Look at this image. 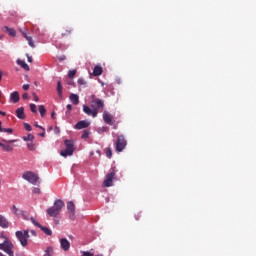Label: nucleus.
I'll list each match as a JSON object with an SVG mask.
<instances>
[{
  "instance_id": "1",
  "label": "nucleus",
  "mask_w": 256,
  "mask_h": 256,
  "mask_svg": "<svg viewBox=\"0 0 256 256\" xmlns=\"http://www.w3.org/2000/svg\"><path fill=\"white\" fill-rule=\"evenodd\" d=\"M64 206L65 202L61 199H57L55 200L53 206L48 208L46 212L50 217H57L60 214L61 210L64 208Z\"/></svg>"
},
{
  "instance_id": "2",
  "label": "nucleus",
  "mask_w": 256,
  "mask_h": 256,
  "mask_svg": "<svg viewBox=\"0 0 256 256\" xmlns=\"http://www.w3.org/2000/svg\"><path fill=\"white\" fill-rule=\"evenodd\" d=\"M15 235L20 245H22L23 247H28V239H30L29 230H24V232L16 231Z\"/></svg>"
},
{
  "instance_id": "3",
  "label": "nucleus",
  "mask_w": 256,
  "mask_h": 256,
  "mask_svg": "<svg viewBox=\"0 0 256 256\" xmlns=\"http://www.w3.org/2000/svg\"><path fill=\"white\" fill-rule=\"evenodd\" d=\"M90 107L94 108L97 111V114H99V111H102L103 108H105V102L103 100L95 97V95H92Z\"/></svg>"
},
{
  "instance_id": "4",
  "label": "nucleus",
  "mask_w": 256,
  "mask_h": 256,
  "mask_svg": "<svg viewBox=\"0 0 256 256\" xmlns=\"http://www.w3.org/2000/svg\"><path fill=\"white\" fill-rule=\"evenodd\" d=\"M22 178L33 185H37L40 182V177L32 171L24 172Z\"/></svg>"
},
{
  "instance_id": "5",
  "label": "nucleus",
  "mask_w": 256,
  "mask_h": 256,
  "mask_svg": "<svg viewBox=\"0 0 256 256\" xmlns=\"http://www.w3.org/2000/svg\"><path fill=\"white\" fill-rule=\"evenodd\" d=\"M66 149L60 152V155L63 157L72 156L75 152L74 142L72 140H65Z\"/></svg>"
},
{
  "instance_id": "6",
  "label": "nucleus",
  "mask_w": 256,
  "mask_h": 256,
  "mask_svg": "<svg viewBox=\"0 0 256 256\" xmlns=\"http://www.w3.org/2000/svg\"><path fill=\"white\" fill-rule=\"evenodd\" d=\"M12 249H14V245L8 239H6L3 243L0 244V250L4 251V253H7V255L9 256H14V251Z\"/></svg>"
},
{
  "instance_id": "7",
  "label": "nucleus",
  "mask_w": 256,
  "mask_h": 256,
  "mask_svg": "<svg viewBox=\"0 0 256 256\" xmlns=\"http://www.w3.org/2000/svg\"><path fill=\"white\" fill-rule=\"evenodd\" d=\"M17 140H6L2 139L0 141V147L2 148L3 151L5 152H12L14 150V146L11 145V143L16 142Z\"/></svg>"
},
{
  "instance_id": "8",
  "label": "nucleus",
  "mask_w": 256,
  "mask_h": 256,
  "mask_svg": "<svg viewBox=\"0 0 256 256\" xmlns=\"http://www.w3.org/2000/svg\"><path fill=\"white\" fill-rule=\"evenodd\" d=\"M126 147H127V140H125V136L123 135L118 136L116 141V151L122 152L125 150Z\"/></svg>"
},
{
  "instance_id": "9",
  "label": "nucleus",
  "mask_w": 256,
  "mask_h": 256,
  "mask_svg": "<svg viewBox=\"0 0 256 256\" xmlns=\"http://www.w3.org/2000/svg\"><path fill=\"white\" fill-rule=\"evenodd\" d=\"M116 173L117 171L115 170V168H113L112 171L106 175V179L103 183L105 187L113 186V178H115Z\"/></svg>"
},
{
  "instance_id": "10",
  "label": "nucleus",
  "mask_w": 256,
  "mask_h": 256,
  "mask_svg": "<svg viewBox=\"0 0 256 256\" xmlns=\"http://www.w3.org/2000/svg\"><path fill=\"white\" fill-rule=\"evenodd\" d=\"M30 220L35 226L39 227L46 235H48L49 237L52 236L53 231L50 228L44 227L33 217H31Z\"/></svg>"
},
{
  "instance_id": "11",
  "label": "nucleus",
  "mask_w": 256,
  "mask_h": 256,
  "mask_svg": "<svg viewBox=\"0 0 256 256\" xmlns=\"http://www.w3.org/2000/svg\"><path fill=\"white\" fill-rule=\"evenodd\" d=\"M83 112L88 116H92L93 118L97 117V110L94 108H90L87 105H83Z\"/></svg>"
},
{
  "instance_id": "12",
  "label": "nucleus",
  "mask_w": 256,
  "mask_h": 256,
  "mask_svg": "<svg viewBox=\"0 0 256 256\" xmlns=\"http://www.w3.org/2000/svg\"><path fill=\"white\" fill-rule=\"evenodd\" d=\"M67 210L70 213V218L74 219L75 218L76 205L73 201H69L67 203Z\"/></svg>"
},
{
  "instance_id": "13",
  "label": "nucleus",
  "mask_w": 256,
  "mask_h": 256,
  "mask_svg": "<svg viewBox=\"0 0 256 256\" xmlns=\"http://www.w3.org/2000/svg\"><path fill=\"white\" fill-rule=\"evenodd\" d=\"M60 245H61V249L63 251H70V249H71V243L66 238H62L60 240Z\"/></svg>"
},
{
  "instance_id": "14",
  "label": "nucleus",
  "mask_w": 256,
  "mask_h": 256,
  "mask_svg": "<svg viewBox=\"0 0 256 256\" xmlns=\"http://www.w3.org/2000/svg\"><path fill=\"white\" fill-rule=\"evenodd\" d=\"M73 31H74V29L72 27H66L62 30L61 37L68 38L72 35Z\"/></svg>"
},
{
  "instance_id": "15",
  "label": "nucleus",
  "mask_w": 256,
  "mask_h": 256,
  "mask_svg": "<svg viewBox=\"0 0 256 256\" xmlns=\"http://www.w3.org/2000/svg\"><path fill=\"white\" fill-rule=\"evenodd\" d=\"M103 120L106 124L113 125V116L106 111L103 113Z\"/></svg>"
},
{
  "instance_id": "16",
  "label": "nucleus",
  "mask_w": 256,
  "mask_h": 256,
  "mask_svg": "<svg viewBox=\"0 0 256 256\" xmlns=\"http://www.w3.org/2000/svg\"><path fill=\"white\" fill-rule=\"evenodd\" d=\"M89 126H90V122L83 120L78 122L75 125V129L82 130V129L88 128Z\"/></svg>"
},
{
  "instance_id": "17",
  "label": "nucleus",
  "mask_w": 256,
  "mask_h": 256,
  "mask_svg": "<svg viewBox=\"0 0 256 256\" xmlns=\"http://www.w3.org/2000/svg\"><path fill=\"white\" fill-rule=\"evenodd\" d=\"M15 114H16L17 118H19V119H22V120L26 119L24 107L18 108L16 110Z\"/></svg>"
},
{
  "instance_id": "18",
  "label": "nucleus",
  "mask_w": 256,
  "mask_h": 256,
  "mask_svg": "<svg viewBox=\"0 0 256 256\" xmlns=\"http://www.w3.org/2000/svg\"><path fill=\"white\" fill-rule=\"evenodd\" d=\"M10 101L12 103H18L20 101V94L19 92L15 91L10 94Z\"/></svg>"
},
{
  "instance_id": "19",
  "label": "nucleus",
  "mask_w": 256,
  "mask_h": 256,
  "mask_svg": "<svg viewBox=\"0 0 256 256\" xmlns=\"http://www.w3.org/2000/svg\"><path fill=\"white\" fill-rule=\"evenodd\" d=\"M22 35L26 39V41L28 42V45L31 48H35L36 47L35 42H34V40H33V38L31 36H28L27 33H23Z\"/></svg>"
},
{
  "instance_id": "20",
  "label": "nucleus",
  "mask_w": 256,
  "mask_h": 256,
  "mask_svg": "<svg viewBox=\"0 0 256 256\" xmlns=\"http://www.w3.org/2000/svg\"><path fill=\"white\" fill-rule=\"evenodd\" d=\"M0 227H2V228H8L9 227V221L3 215H0Z\"/></svg>"
},
{
  "instance_id": "21",
  "label": "nucleus",
  "mask_w": 256,
  "mask_h": 256,
  "mask_svg": "<svg viewBox=\"0 0 256 256\" xmlns=\"http://www.w3.org/2000/svg\"><path fill=\"white\" fill-rule=\"evenodd\" d=\"M70 101L72 102V104L78 105L80 103V97L77 94H71Z\"/></svg>"
},
{
  "instance_id": "22",
  "label": "nucleus",
  "mask_w": 256,
  "mask_h": 256,
  "mask_svg": "<svg viewBox=\"0 0 256 256\" xmlns=\"http://www.w3.org/2000/svg\"><path fill=\"white\" fill-rule=\"evenodd\" d=\"M17 64L21 66L24 70L30 71V66L25 61L18 59Z\"/></svg>"
},
{
  "instance_id": "23",
  "label": "nucleus",
  "mask_w": 256,
  "mask_h": 256,
  "mask_svg": "<svg viewBox=\"0 0 256 256\" xmlns=\"http://www.w3.org/2000/svg\"><path fill=\"white\" fill-rule=\"evenodd\" d=\"M57 93L60 98L63 97V85L61 81L57 82Z\"/></svg>"
},
{
  "instance_id": "24",
  "label": "nucleus",
  "mask_w": 256,
  "mask_h": 256,
  "mask_svg": "<svg viewBox=\"0 0 256 256\" xmlns=\"http://www.w3.org/2000/svg\"><path fill=\"white\" fill-rule=\"evenodd\" d=\"M101 74H103V68L101 66L94 67L93 75L100 76Z\"/></svg>"
},
{
  "instance_id": "25",
  "label": "nucleus",
  "mask_w": 256,
  "mask_h": 256,
  "mask_svg": "<svg viewBox=\"0 0 256 256\" xmlns=\"http://www.w3.org/2000/svg\"><path fill=\"white\" fill-rule=\"evenodd\" d=\"M4 31L7 32L12 37L16 36V30L9 28L8 26L4 27Z\"/></svg>"
},
{
  "instance_id": "26",
  "label": "nucleus",
  "mask_w": 256,
  "mask_h": 256,
  "mask_svg": "<svg viewBox=\"0 0 256 256\" xmlns=\"http://www.w3.org/2000/svg\"><path fill=\"white\" fill-rule=\"evenodd\" d=\"M54 255V248L53 247H47L45 250V256H53Z\"/></svg>"
},
{
  "instance_id": "27",
  "label": "nucleus",
  "mask_w": 256,
  "mask_h": 256,
  "mask_svg": "<svg viewBox=\"0 0 256 256\" xmlns=\"http://www.w3.org/2000/svg\"><path fill=\"white\" fill-rule=\"evenodd\" d=\"M39 113H40L41 117H45L47 110L44 105L39 106Z\"/></svg>"
},
{
  "instance_id": "28",
  "label": "nucleus",
  "mask_w": 256,
  "mask_h": 256,
  "mask_svg": "<svg viewBox=\"0 0 256 256\" xmlns=\"http://www.w3.org/2000/svg\"><path fill=\"white\" fill-rule=\"evenodd\" d=\"M23 141H33L35 136L33 134H28L27 136L22 137Z\"/></svg>"
},
{
  "instance_id": "29",
  "label": "nucleus",
  "mask_w": 256,
  "mask_h": 256,
  "mask_svg": "<svg viewBox=\"0 0 256 256\" xmlns=\"http://www.w3.org/2000/svg\"><path fill=\"white\" fill-rule=\"evenodd\" d=\"M76 74H77V70H70L69 73H68V77L70 79H74Z\"/></svg>"
},
{
  "instance_id": "30",
  "label": "nucleus",
  "mask_w": 256,
  "mask_h": 256,
  "mask_svg": "<svg viewBox=\"0 0 256 256\" xmlns=\"http://www.w3.org/2000/svg\"><path fill=\"white\" fill-rule=\"evenodd\" d=\"M27 147H28V149H29L30 151H35V150H36V146H35V144H34L33 142L28 143V144H27Z\"/></svg>"
},
{
  "instance_id": "31",
  "label": "nucleus",
  "mask_w": 256,
  "mask_h": 256,
  "mask_svg": "<svg viewBox=\"0 0 256 256\" xmlns=\"http://www.w3.org/2000/svg\"><path fill=\"white\" fill-rule=\"evenodd\" d=\"M90 137V132L88 130H85L81 136L82 139H87Z\"/></svg>"
},
{
  "instance_id": "32",
  "label": "nucleus",
  "mask_w": 256,
  "mask_h": 256,
  "mask_svg": "<svg viewBox=\"0 0 256 256\" xmlns=\"http://www.w3.org/2000/svg\"><path fill=\"white\" fill-rule=\"evenodd\" d=\"M30 110L33 113H38L37 111V105L36 104H30Z\"/></svg>"
},
{
  "instance_id": "33",
  "label": "nucleus",
  "mask_w": 256,
  "mask_h": 256,
  "mask_svg": "<svg viewBox=\"0 0 256 256\" xmlns=\"http://www.w3.org/2000/svg\"><path fill=\"white\" fill-rule=\"evenodd\" d=\"M11 211L15 214V215H19V209L17 208V206L16 205H13L12 207H11Z\"/></svg>"
},
{
  "instance_id": "34",
  "label": "nucleus",
  "mask_w": 256,
  "mask_h": 256,
  "mask_svg": "<svg viewBox=\"0 0 256 256\" xmlns=\"http://www.w3.org/2000/svg\"><path fill=\"white\" fill-rule=\"evenodd\" d=\"M24 128L26 131L31 132L32 131V126L29 123H24Z\"/></svg>"
},
{
  "instance_id": "35",
  "label": "nucleus",
  "mask_w": 256,
  "mask_h": 256,
  "mask_svg": "<svg viewBox=\"0 0 256 256\" xmlns=\"http://www.w3.org/2000/svg\"><path fill=\"white\" fill-rule=\"evenodd\" d=\"M106 156L108 158H111L113 156V151H111V148H107L106 149Z\"/></svg>"
},
{
  "instance_id": "36",
  "label": "nucleus",
  "mask_w": 256,
  "mask_h": 256,
  "mask_svg": "<svg viewBox=\"0 0 256 256\" xmlns=\"http://www.w3.org/2000/svg\"><path fill=\"white\" fill-rule=\"evenodd\" d=\"M2 132L8 133V134H13L14 130L12 128H2Z\"/></svg>"
},
{
  "instance_id": "37",
  "label": "nucleus",
  "mask_w": 256,
  "mask_h": 256,
  "mask_svg": "<svg viewBox=\"0 0 256 256\" xmlns=\"http://www.w3.org/2000/svg\"><path fill=\"white\" fill-rule=\"evenodd\" d=\"M81 254H82V256H94L93 253L88 252V251H81Z\"/></svg>"
},
{
  "instance_id": "38",
  "label": "nucleus",
  "mask_w": 256,
  "mask_h": 256,
  "mask_svg": "<svg viewBox=\"0 0 256 256\" xmlns=\"http://www.w3.org/2000/svg\"><path fill=\"white\" fill-rule=\"evenodd\" d=\"M78 84H79V85H86V84H87V82H86V80H85V79L80 78V79H78Z\"/></svg>"
},
{
  "instance_id": "39",
  "label": "nucleus",
  "mask_w": 256,
  "mask_h": 256,
  "mask_svg": "<svg viewBox=\"0 0 256 256\" xmlns=\"http://www.w3.org/2000/svg\"><path fill=\"white\" fill-rule=\"evenodd\" d=\"M33 193H34V194H41L42 191H41L40 188H34V189H33Z\"/></svg>"
},
{
  "instance_id": "40",
  "label": "nucleus",
  "mask_w": 256,
  "mask_h": 256,
  "mask_svg": "<svg viewBox=\"0 0 256 256\" xmlns=\"http://www.w3.org/2000/svg\"><path fill=\"white\" fill-rule=\"evenodd\" d=\"M32 95H33V100H34L35 102H39V97L37 96V94H36V93H33Z\"/></svg>"
},
{
  "instance_id": "41",
  "label": "nucleus",
  "mask_w": 256,
  "mask_h": 256,
  "mask_svg": "<svg viewBox=\"0 0 256 256\" xmlns=\"http://www.w3.org/2000/svg\"><path fill=\"white\" fill-rule=\"evenodd\" d=\"M26 57H27V61L29 63H32L33 62V58L29 55V54H26Z\"/></svg>"
},
{
  "instance_id": "42",
  "label": "nucleus",
  "mask_w": 256,
  "mask_h": 256,
  "mask_svg": "<svg viewBox=\"0 0 256 256\" xmlns=\"http://www.w3.org/2000/svg\"><path fill=\"white\" fill-rule=\"evenodd\" d=\"M22 88H23V90L27 91V90L30 89V85L25 84V85L22 86Z\"/></svg>"
},
{
  "instance_id": "43",
  "label": "nucleus",
  "mask_w": 256,
  "mask_h": 256,
  "mask_svg": "<svg viewBox=\"0 0 256 256\" xmlns=\"http://www.w3.org/2000/svg\"><path fill=\"white\" fill-rule=\"evenodd\" d=\"M22 98H23L24 100L29 99V94H28V93H24V94L22 95Z\"/></svg>"
},
{
  "instance_id": "44",
  "label": "nucleus",
  "mask_w": 256,
  "mask_h": 256,
  "mask_svg": "<svg viewBox=\"0 0 256 256\" xmlns=\"http://www.w3.org/2000/svg\"><path fill=\"white\" fill-rule=\"evenodd\" d=\"M66 108H67V110L71 111V110L73 109V106H72L71 104H68V105L66 106Z\"/></svg>"
},
{
  "instance_id": "45",
  "label": "nucleus",
  "mask_w": 256,
  "mask_h": 256,
  "mask_svg": "<svg viewBox=\"0 0 256 256\" xmlns=\"http://www.w3.org/2000/svg\"><path fill=\"white\" fill-rule=\"evenodd\" d=\"M140 218H141V214H136V215H135V219H136L137 221H139Z\"/></svg>"
},
{
  "instance_id": "46",
  "label": "nucleus",
  "mask_w": 256,
  "mask_h": 256,
  "mask_svg": "<svg viewBox=\"0 0 256 256\" xmlns=\"http://www.w3.org/2000/svg\"><path fill=\"white\" fill-rule=\"evenodd\" d=\"M55 116H56V113H55V112H52V113H51V118L55 119Z\"/></svg>"
},
{
  "instance_id": "47",
  "label": "nucleus",
  "mask_w": 256,
  "mask_h": 256,
  "mask_svg": "<svg viewBox=\"0 0 256 256\" xmlns=\"http://www.w3.org/2000/svg\"><path fill=\"white\" fill-rule=\"evenodd\" d=\"M35 127H38L40 129H42L43 131H45V129L42 126H40V125L35 124Z\"/></svg>"
},
{
  "instance_id": "48",
  "label": "nucleus",
  "mask_w": 256,
  "mask_h": 256,
  "mask_svg": "<svg viewBox=\"0 0 256 256\" xmlns=\"http://www.w3.org/2000/svg\"><path fill=\"white\" fill-rule=\"evenodd\" d=\"M0 115H2V116H6V115H7V113H6V112H3V111H0Z\"/></svg>"
},
{
  "instance_id": "49",
  "label": "nucleus",
  "mask_w": 256,
  "mask_h": 256,
  "mask_svg": "<svg viewBox=\"0 0 256 256\" xmlns=\"http://www.w3.org/2000/svg\"><path fill=\"white\" fill-rule=\"evenodd\" d=\"M0 132H3L2 121H0Z\"/></svg>"
},
{
  "instance_id": "50",
  "label": "nucleus",
  "mask_w": 256,
  "mask_h": 256,
  "mask_svg": "<svg viewBox=\"0 0 256 256\" xmlns=\"http://www.w3.org/2000/svg\"><path fill=\"white\" fill-rule=\"evenodd\" d=\"M45 135H46V132H45V131H43V133H40V136H41V137H45Z\"/></svg>"
},
{
  "instance_id": "51",
  "label": "nucleus",
  "mask_w": 256,
  "mask_h": 256,
  "mask_svg": "<svg viewBox=\"0 0 256 256\" xmlns=\"http://www.w3.org/2000/svg\"><path fill=\"white\" fill-rule=\"evenodd\" d=\"M2 78H3V74L2 72H0V81H2Z\"/></svg>"
},
{
  "instance_id": "52",
  "label": "nucleus",
  "mask_w": 256,
  "mask_h": 256,
  "mask_svg": "<svg viewBox=\"0 0 256 256\" xmlns=\"http://www.w3.org/2000/svg\"><path fill=\"white\" fill-rule=\"evenodd\" d=\"M63 60H65V58H64V57L59 58V61H63Z\"/></svg>"
},
{
  "instance_id": "53",
  "label": "nucleus",
  "mask_w": 256,
  "mask_h": 256,
  "mask_svg": "<svg viewBox=\"0 0 256 256\" xmlns=\"http://www.w3.org/2000/svg\"><path fill=\"white\" fill-rule=\"evenodd\" d=\"M102 130H103V131H107V128L103 127Z\"/></svg>"
},
{
  "instance_id": "54",
  "label": "nucleus",
  "mask_w": 256,
  "mask_h": 256,
  "mask_svg": "<svg viewBox=\"0 0 256 256\" xmlns=\"http://www.w3.org/2000/svg\"><path fill=\"white\" fill-rule=\"evenodd\" d=\"M32 234L36 235V231H31Z\"/></svg>"
},
{
  "instance_id": "55",
  "label": "nucleus",
  "mask_w": 256,
  "mask_h": 256,
  "mask_svg": "<svg viewBox=\"0 0 256 256\" xmlns=\"http://www.w3.org/2000/svg\"><path fill=\"white\" fill-rule=\"evenodd\" d=\"M0 96H2V92L0 91Z\"/></svg>"
}]
</instances>
